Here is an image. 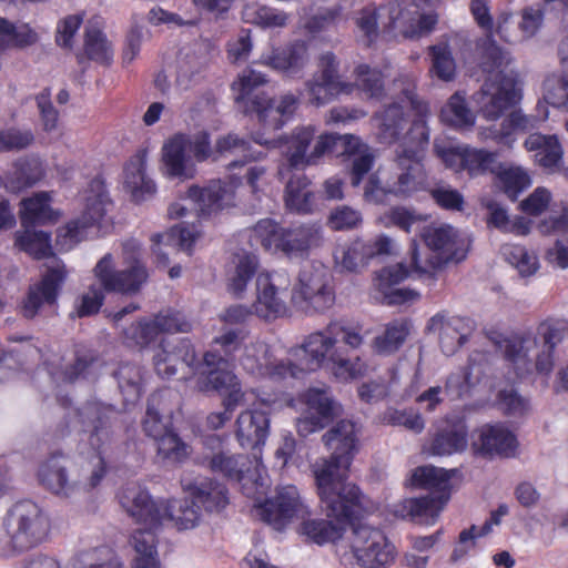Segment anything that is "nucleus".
<instances>
[{
  "instance_id": "nucleus-1",
  "label": "nucleus",
  "mask_w": 568,
  "mask_h": 568,
  "mask_svg": "<svg viewBox=\"0 0 568 568\" xmlns=\"http://www.w3.org/2000/svg\"><path fill=\"white\" fill-rule=\"evenodd\" d=\"M315 133L314 126L306 125L296 128L288 138H281L274 142L260 135L255 136L258 144L284 148L285 161L278 168V175L281 179H287L285 202L287 207L301 213L312 210L314 195L308 187L310 182L306 176L302 172L293 174V170L303 171L305 168L316 164L325 153L341 142L344 145V152L353 156L352 184L357 186L362 178L371 170L374 161L369 148L357 136L324 133L315 138Z\"/></svg>"
},
{
  "instance_id": "nucleus-2",
  "label": "nucleus",
  "mask_w": 568,
  "mask_h": 568,
  "mask_svg": "<svg viewBox=\"0 0 568 568\" xmlns=\"http://www.w3.org/2000/svg\"><path fill=\"white\" fill-rule=\"evenodd\" d=\"M359 427L349 420L337 423L322 440L331 450L329 458H320L311 466L317 495L329 515L337 518L356 514L359 490L346 481V474L359 448Z\"/></svg>"
},
{
  "instance_id": "nucleus-3",
  "label": "nucleus",
  "mask_w": 568,
  "mask_h": 568,
  "mask_svg": "<svg viewBox=\"0 0 568 568\" xmlns=\"http://www.w3.org/2000/svg\"><path fill=\"white\" fill-rule=\"evenodd\" d=\"M367 335L368 331L362 326L329 323L290 351L291 367L296 372V377L301 373L326 367L339 381L362 378L368 373V365L359 356L352 358L349 353L359 349Z\"/></svg>"
},
{
  "instance_id": "nucleus-4",
  "label": "nucleus",
  "mask_w": 568,
  "mask_h": 568,
  "mask_svg": "<svg viewBox=\"0 0 568 568\" xmlns=\"http://www.w3.org/2000/svg\"><path fill=\"white\" fill-rule=\"evenodd\" d=\"M429 139L424 120H416L395 151L387 170L372 175L365 186L367 201L383 202L387 194L407 196L425 187L427 174L423 164V151Z\"/></svg>"
},
{
  "instance_id": "nucleus-5",
  "label": "nucleus",
  "mask_w": 568,
  "mask_h": 568,
  "mask_svg": "<svg viewBox=\"0 0 568 568\" xmlns=\"http://www.w3.org/2000/svg\"><path fill=\"white\" fill-rule=\"evenodd\" d=\"M121 508L139 525L163 527L170 524L176 530H190L199 526L202 513L195 499H154L143 487L130 484L118 494Z\"/></svg>"
},
{
  "instance_id": "nucleus-6",
  "label": "nucleus",
  "mask_w": 568,
  "mask_h": 568,
  "mask_svg": "<svg viewBox=\"0 0 568 568\" xmlns=\"http://www.w3.org/2000/svg\"><path fill=\"white\" fill-rule=\"evenodd\" d=\"M123 270L116 271L113 256L105 254L95 265L93 272L99 285H91L75 302L74 312L79 317L99 312L105 291L132 294L140 290L148 278L144 265L141 263V247L135 240L126 241L122 250Z\"/></svg>"
},
{
  "instance_id": "nucleus-7",
  "label": "nucleus",
  "mask_w": 568,
  "mask_h": 568,
  "mask_svg": "<svg viewBox=\"0 0 568 568\" xmlns=\"http://www.w3.org/2000/svg\"><path fill=\"white\" fill-rule=\"evenodd\" d=\"M510 58L496 44H489L483 54L481 69L487 79L473 100L487 121H496L520 100V82L510 68Z\"/></svg>"
},
{
  "instance_id": "nucleus-8",
  "label": "nucleus",
  "mask_w": 568,
  "mask_h": 568,
  "mask_svg": "<svg viewBox=\"0 0 568 568\" xmlns=\"http://www.w3.org/2000/svg\"><path fill=\"white\" fill-rule=\"evenodd\" d=\"M416 21V12L398 0L389 1L379 7L367 6L355 17L358 34L371 44L381 34L387 38H420L434 30L437 24L435 14L420 16Z\"/></svg>"
},
{
  "instance_id": "nucleus-9",
  "label": "nucleus",
  "mask_w": 568,
  "mask_h": 568,
  "mask_svg": "<svg viewBox=\"0 0 568 568\" xmlns=\"http://www.w3.org/2000/svg\"><path fill=\"white\" fill-rule=\"evenodd\" d=\"M538 333L544 339L541 347H538L531 335L513 336L500 344L506 359L519 377L531 373L532 368L544 375L552 369V349L561 339V328L551 323H542Z\"/></svg>"
},
{
  "instance_id": "nucleus-10",
  "label": "nucleus",
  "mask_w": 568,
  "mask_h": 568,
  "mask_svg": "<svg viewBox=\"0 0 568 568\" xmlns=\"http://www.w3.org/2000/svg\"><path fill=\"white\" fill-rule=\"evenodd\" d=\"M396 556L395 546L381 529L358 521L352 526L349 551L339 554V564L344 568H385Z\"/></svg>"
},
{
  "instance_id": "nucleus-11",
  "label": "nucleus",
  "mask_w": 568,
  "mask_h": 568,
  "mask_svg": "<svg viewBox=\"0 0 568 568\" xmlns=\"http://www.w3.org/2000/svg\"><path fill=\"white\" fill-rule=\"evenodd\" d=\"M426 246L434 253L432 257L422 258L415 239L410 242V260L419 274L432 275L444 263L459 262L466 256L467 242L454 226L449 224H429L422 233Z\"/></svg>"
},
{
  "instance_id": "nucleus-12",
  "label": "nucleus",
  "mask_w": 568,
  "mask_h": 568,
  "mask_svg": "<svg viewBox=\"0 0 568 568\" xmlns=\"http://www.w3.org/2000/svg\"><path fill=\"white\" fill-rule=\"evenodd\" d=\"M253 236L270 252L283 253L288 258H302L321 244V230L316 226L283 229L272 220H261L252 230Z\"/></svg>"
},
{
  "instance_id": "nucleus-13",
  "label": "nucleus",
  "mask_w": 568,
  "mask_h": 568,
  "mask_svg": "<svg viewBox=\"0 0 568 568\" xmlns=\"http://www.w3.org/2000/svg\"><path fill=\"white\" fill-rule=\"evenodd\" d=\"M4 526L12 546L18 550H26L47 539L51 521L47 511L38 504L21 500L9 509Z\"/></svg>"
},
{
  "instance_id": "nucleus-14",
  "label": "nucleus",
  "mask_w": 568,
  "mask_h": 568,
  "mask_svg": "<svg viewBox=\"0 0 568 568\" xmlns=\"http://www.w3.org/2000/svg\"><path fill=\"white\" fill-rule=\"evenodd\" d=\"M292 304L307 314L323 313L335 302V294L327 270L322 264L304 265L294 283Z\"/></svg>"
},
{
  "instance_id": "nucleus-15",
  "label": "nucleus",
  "mask_w": 568,
  "mask_h": 568,
  "mask_svg": "<svg viewBox=\"0 0 568 568\" xmlns=\"http://www.w3.org/2000/svg\"><path fill=\"white\" fill-rule=\"evenodd\" d=\"M298 402L302 408L296 430L303 437L322 430L343 412L328 387H310L298 395Z\"/></svg>"
},
{
  "instance_id": "nucleus-16",
  "label": "nucleus",
  "mask_w": 568,
  "mask_h": 568,
  "mask_svg": "<svg viewBox=\"0 0 568 568\" xmlns=\"http://www.w3.org/2000/svg\"><path fill=\"white\" fill-rule=\"evenodd\" d=\"M291 277L285 271L263 272L256 278L254 314L265 321H274L288 313L286 303Z\"/></svg>"
},
{
  "instance_id": "nucleus-17",
  "label": "nucleus",
  "mask_w": 568,
  "mask_h": 568,
  "mask_svg": "<svg viewBox=\"0 0 568 568\" xmlns=\"http://www.w3.org/2000/svg\"><path fill=\"white\" fill-rule=\"evenodd\" d=\"M113 415L114 410L111 406L100 403L87 404L79 410L81 422L90 432V444L95 449H100V446L109 439L108 428ZM91 466V475L85 483L88 488L98 486L105 474V462L100 450L92 457Z\"/></svg>"
},
{
  "instance_id": "nucleus-18",
  "label": "nucleus",
  "mask_w": 568,
  "mask_h": 568,
  "mask_svg": "<svg viewBox=\"0 0 568 568\" xmlns=\"http://www.w3.org/2000/svg\"><path fill=\"white\" fill-rule=\"evenodd\" d=\"M308 514V507L293 485L278 487L274 497L257 506V515L278 531Z\"/></svg>"
},
{
  "instance_id": "nucleus-19",
  "label": "nucleus",
  "mask_w": 568,
  "mask_h": 568,
  "mask_svg": "<svg viewBox=\"0 0 568 568\" xmlns=\"http://www.w3.org/2000/svg\"><path fill=\"white\" fill-rule=\"evenodd\" d=\"M305 87L310 103L316 106L324 105L341 94L353 92V84L338 77V62L331 52L321 55L318 71Z\"/></svg>"
},
{
  "instance_id": "nucleus-20",
  "label": "nucleus",
  "mask_w": 568,
  "mask_h": 568,
  "mask_svg": "<svg viewBox=\"0 0 568 568\" xmlns=\"http://www.w3.org/2000/svg\"><path fill=\"white\" fill-rule=\"evenodd\" d=\"M240 180H212L206 185H191L186 191L189 199L201 219H211L235 205V189Z\"/></svg>"
},
{
  "instance_id": "nucleus-21",
  "label": "nucleus",
  "mask_w": 568,
  "mask_h": 568,
  "mask_svg": "<svg viewBox=\"0 0 568 568\" xmlns=\"http://www.w3.org/2000/svg\"><path fill=\"white\" fill-rule=\"evenodd\" d=\"M255 462L253 468H243L246 464V458L240 456L235 458L225 453L215 454L211 459V468L214 471H220L226 477L237 480L243 489V493L251 497L256 498L257 495H263L268 487L267 477L264 476L262 464L254 454Z\"/></svg>"
},
{
  "instance_id": "nucleus-22",
  "label": "nucleus",
  "mask_w": 568,
  "mask_h": 568,
  "mask_svg": "<svg viewBox=\"0 0 568 568\" xmlns=\"http://www.w3.org/2000/svg\"><path fill=\"white\" fill-rule=\"evenodd\" d=\"M235 358L244 371L257 377L270 378L274 382L288 376L296 377V372L291 367L292 361L288 358L274 359L267 344L262 341L244 344L241 354Z\"/></svg>"
},
{
  "instance_id": "nucleus-23",
  "label": "nucleus",
  "mask_w": 568,
  "mask_h": 568,
  "mask_svg": "<svg viewBox=\"0 0 568 568\" xmlns=\"http://www.w3.org/2000/svg\"><path fill=\"white\" fill-rule=\"evenodd\" d=\"M204 364L207 368L206 384L202 389H214L223 396V407H236L248 403L247 396L253 392H245L241 387L237 376L224 369L226 359L222 356L207 352L204 355Z\"/></svg>"
},
{
  "instance_id": "nucleus-24",
  "label": "nucleus",
  "mask_w": 568,
  "mask_h": 568,
  "mask_svg": "<svg viewBox=\"0 0 568 568\" xmlns=\"http://www.w3.org/2000/svg\"><path fill=\"white\" fill-rule=\"evenodd\" d=\"M191 323L178 311L166 310L160 312L152 320L131 324L124 331L129 345L146 346L155 341L162 333L189 332Z\"/></svg>"
},
{
  "instance_id": "nucleus-25",
  "label": "nucleus",
  "mask_w": 568,
  "mask_h": 568,
  "mask_svg": "<svg viewBox=\"0 0 568 568\" xmlns=\"http://www.w3.org/2000/svg\"><path fill=\"white\" fill-rule=\"evenodd\" d=\"M161 174L172 181L185 182L195 178L196 163L190 153L187 134L175 133L161 148Z\"/></svg>"
},
{
  "instance_id": "nucleus-26",
  "label": "nucleus",
  "mask_w": 568,
  "mask_h": 568,
  "mask_svg": "<svg viewBox=\"0 0 568 568\" xmlns=\"http://www.w3.org/2000/svg\"><path fill=\"white\" fill-rule=\"evenodd\" d=\"M470 447L475 455L485 458L510 457L517 448V439L500 423L485 424L473 432Z\"/></svg>"
},
{
  "instance_id": "nucleus-27",
  "label": "nucleus",
  "mask_w": 568,
  "mask_h": 568,
  "mask_svg": "<svg viewBox=\"0 0 568 568\" xmlns=\"http://www.w3.org/2000/svg\"><path fill=\"white\" fill-rule=\"evenodd\" d=\"M310 61L308 47L305 41L295 40L280 48L262 52L257 64L270 68L287 78H298Z\"/></svg>"
},
{
  "instance_id": "nucleus-28",
  "label": "nucleus",
  "mask_w": 568,
  "mask_h": 568,
  "mask_svg": "<svg viewBox=\"0 0 568 568\" xmlns=\"http://www.w3.org/2000/svg\"><path fill=\"white\" fill-rule=\"evenodd\" d=\"M67 275L64 263L54 258L48 265L41 281L30 286L28 297L23 304V315L32 318L43 305L54 304Z\"/></svg>"
},
{
  "instance_id": "nucleus-29",
  "label": "nucleus",
  "mask_w": 568,
  "mask_h": 568,
  "mask_svg": "<svg viewBox=\"0 0 568 568\" xmlns=\"http://www.w3.org/2000/svg\"><path fill=\"white\" fill-rule=\"evenodd\" d=\"M427 328L437 335L442 352L449 356L467 341L473 325L468 318L439 313L429 320Z\"/></svg>"
},
{
  "instance_id": "nucleus-30",
  "label": "nucleus",
  "mask_w": 568,
  "mask_h": 568,
  "mask_svg": "<svg viewBox=\"0 0 568 568\" xmlns=\"http://www.w3.org/2000/svg\"><path fill=\"white\" fill-rule=\"evenodd\" d=\"M414 273L419 276L423 275L415 271L413 262L410 267L397 263L381 270L374 278V287L378 293L376 298H381L387 304H399L416 300L418 297L416 292L394 287Z\"/></svg>"
},
{
  "instance_id": "nucleus-31",
  "label": "nucleus",
  "mask_w": 568,
  "mask_h": 568,
  "mask_svg": "<svg viewBox=\"0 0 568 568\" xmlns=\"http://www.w3.org/2000/svg\"><path fill=\"white\" fill-rule=\"evenodd\" d=\"M122 184L130 199L135 203L150 200L156 192L154 181L146 174V153L140 151L132 155L123 168Z\"/></svg>"
},
{
  "instance_id": "nucleus-32",
  "label": "nucleus",
  "mask_w": 568,
  "mask_h": 568,
  "mask_svg": "<svg viewBox=\"0 0 568 568\" xmlns=\"http://www.w3.org/2000/svg\"><path fill=\"white\" fill-rule=\"evenodd\" d=\"M196 362L194 348L187 342L178 346L162 345L154 355V368L162 378H171L179 372L187 378Z\"/></svg>"
},
{
  "instance_id": "nucleus-33",
  "label": "nucleus",
  "mask_w": 568,
  "mask_h": 568,
  "mask_svg": "<svg viewBox=\"0 0 568 568\" xmlns=\"http://www.w3.org/2000/svg\"><path fill=\"white\" fill-rule=\"evenodd\" d=\"M270 434V418L266 413L247 408L235 420V436L243 448L258 449Z\"/></svg>"
},
{
  "instance_id": "nucleus-34",
  "label": "nucleus",
  "mask_w": 568,
  "mask_h": 568,
  "mask_svg": "<svg viewBox=\"0 0 568 568\" xmlns=\"http://www.w3.org/2000/svg\"><path fill=\"white\" fill-rule=\"evenodd\" d=\"M324 510L328 517L336 519L337 523H332L322 518H302V523L297 528V532L304 536L307 540L316 545H325L328 542H335L343 535V527L339 524L343 520H352L361 516L362 513V498L359 497V505L356 514L349 517L337 518L328 514L325 505L322 503Z\"/></svg>"
},
{
  "instance_id": "nucleus-35",
  "label": "nucleus",
  "mask_w": 568,
  "mask_h": 568,
  "mask_svg": "<svg viewBox=\"0 0 568 568\" xmlns=\"http://www.w3.org/2000/svg\"><path fill=\"white\" fill-rule=\"evenodd\" d=\"M255 113L260 123L267 131H276L281 129L286 120L295 112L297 106V98L291 93L283 94L278 100L263 99L253 101Z\"/></svg>"
},
{
  "instance_id": "nucleus-36",
  "label": "nucleus",
  "mask_w": 568,
  "mask_h": 568,
  "mask_svg": "<svg viewBox=\"0 0 568 568\" xmlns=\"http://www.w3.org/2000/svg\"><path fill=\"white\" fill-rule=\"evenodd\" d=\"M404 98L400 103L389 104L381 114L376 116L378 135L382 141L392 143L399 136V131L404 128L405 115L408 109L414 105L413 91L409 88L403 89Z\"/></svg>"
},
{
  "instance_id": "nucleus-37",
  "label": "nucleus",
  "mask_w": 568,
  "mask_h": 568,
  "mask_svg": "<svg viewBox=\"0 0 568 568\" xmlns=\"http://www.w3.org/2000/svg\"><path fill=\"white\" fill-rule=\"evenodd\" d=\"M199 236L200 233L194 227L175 226L165 233H158L152 236V251L161 264L168 265V256L172 251L178 248L190 251Z\"/></svg>"
},
{
  "instance_id": "nucleus-38",
  "label": "nucleus",
  "mask_w": 568,
  "mask_h": 568,
  "mask_svg": "<svg viewBox=\"0 0 568 568\" xmlns=\"http://www.w3.org/2000/svg\"><path fill=\"white\" fill-rule=\"evenodd\" d=\"M528 152H534V161L539 166L555 172L560 168L564 150L557 135L530 134L524 142Z\"/></svg>"
},
{
  "instance_id": "nucleus-39",
  "label": "nucleus",
  "mask_w": 568,
  "mask_h": 568,
  "mask_svg": "<svg viewBox=\"0 0 568 568\" xmlns=\"http://www.w3.org/2000/svg\"><path fill=\"white\" fill-rule=\"evenodd\" d=\"M454 475L455 470H446L432 465L420 466L412 474V485L438 493L439 495L434 497L435 504L443 508L449 498L450 479Z\"/></svg>"
},
{
  "instance_id": "nucleus-40",
  "label": "nucleus",
  "mask_w": 568,
  "mask_h": 568,
  "mask_svg": "<svg viewBox=\"0 0 568 568\" xmlns=\"http://www.w3.org/2000/svg\"><path fill=\"white\" fill-rule=\"evenodd\" d=\"M81 199L83 207L79 220L89 230L101 226L112 206L104 186L100 182H93Z\"/></svg>"
},
{
  "instance_id": "nucleus-41",
  "label": "nucleus",
  "mask_w": 568,
  "mask_h": 568,
  "mask_svg": "<svg viewBox=\"0 0 568 568\" xmlns=\"http://www.w3.org/2000/svg\"><path fill=\"white\" fill-rule=\"evenodd\" d=\"M38 478L47 489L60 496L69 497L78 489L68 476L64 459L59 456H51L40 465Z\"/></svg>"
},
{
  "instance_id": "nucleus-42",
  "label": "nucleus",
  "mask_w": 568,
  "mask_h": 568,
  "mask_svg": "<svg viewBox=\"0 0 568 568\" xmlns=\"http://www.w3.org/2000/svg\"><path fill=\"white\" fill-rule=\"evenodd\" d=\"M19 216L22 226L34 224L54 223L60 217V212L51 206V194L39 192L26 197L20 203Z\"/></svg>"
},
{
  "instance_id": "nucleus-43",
  "label": "nucleus",
  "mask_w": 568,
  "mask_h": 568,
  "mask_svg": "<svg viewBox=\"0 0 568 568\" xmlns=\"http://www.w3.org/2000/svg\"><path fill=\"white\" fill-rule=\"evenodd\" d=\"M258 261L256 255L247 252L235 253L227 267V291L235 297H241L256 272Z\"/></svg>"
},
{
  "instance_id": "nucleus-44",
  "label": "nucleus",
  "mask_w": 568,
  "mask_h": 568,
  "mask_svg": "<svg viewBox=\"0 0 568 568\" xmlns=\"http://www.w3.org/2000/svg\"><path fill=\"white\" fill-rule=\"evenodd\" d=\"M534 128V120L523 114L520 111H514L505 116L499 125L481 128L479 135L483 140H494L507 146L515 142V134L518 131H526Z\"/></svg>"
},
{
  "instance_id": "nucleus-45",
  "label": "nucleus",
  "mask_w": 568,
  "mask_h": 568,
  "mask_svg": "<svg viewBox=\"0 0 568 568\" xmlns=\"http://www.w3.org/2000/svg\"><path fill=\"white\" fill-rule=\"evenodd\" d=\"M442 509L435 504L434 496L406 498L392 506L395 517L418 520L426 525L434 524Z\"/></svg>"
},
{
  "instance_id": "nucleus-46",
  "label": "nucleus",
  "mask_w": 568,
  "mask_h": 568,
  "mask_svg": "<svg viewBox=\"0 0 568 568\" xmlns=\"http://www.w3.org/2000/svg\"><path fill=\"white\" fill-rule=\"evenodd\" d=\"M485 377V366L470 359L468 365L453 372L446 379L445 389L453 398H460L479 385Z\"/></svg>"
},
{
  "instance_id": "nucleus-47",
  "label": "nucleus",
  "mask_w": 568,
  "mask_h": 568,
  "mask_svg": "<svg viewBox=\"0 0 568 568\" xmlns=\"http://www.w3.org/2000/svg\"><path fill=\"white\" fill-rule=\"evenodd\" d=\"M467 446V430L460 426L437 433L423 452L428 456H450L463 453Z\"/></svg>"
},
{
  "instance_id": "nucleus-48",
  "label": "nucleus",
  "mask_w": 568,
  "mask_h": 568,
  "mask_svg": "<svg viewBox=\"0 0 568 568\" xmlns=\"http://www.w3.org/2000/svg\"><path fill=\"white\" fill-rule=\"evenodd\" d=\"M428 220V215L404 206H397L386 211L377 221L384 227L397 226L408 234L419 233L422 235L429 223Z\"/></svg>"
},
{
  "instance_id": "nucleus-49",
  "label": "nucleus",
  "mask_w": 568,
  "mask_h": 568,
  "mask_svg": "<svg viewBox=\"0 0 568 568\" xmlns=\"http://www.w3.org/2000/svg\"><path fill=\"white\" fill-rule=\"evenodd\" d=\"M495 175L497 185L513 201L532 183L529 171L520 165L500 163Z\"/></svg>"
},
{
  "instance_id": "nucleus-50",
  "label": "nucleus",
  "mask_w": 568,
  "mask_h": 568,
  "mask_svg": "<svg viewBox=\"0 0 568 568\" xmlns=\"http://www.w3.org/2000/svg\"><path fill=\"white\" fill-rule=\"evenodd\" d=\"M205 58L193 50H182L175 61V85L181 91L191 89L200 79Z\"/></svg>"
},
{
  "instance_id": "nucleus-51",
  "label": "nucleus",
  "mask_w": 568,
  "mask_h": 568,
  "mask_svg": "<svg viewBox=\"0 0 568 568\" xmlns=\"http://www.w3.org/2000/svg\"><path fill=\"white\" fill-rule=\"evenodd\" d=\"M38 41V33L27 23H14L0 17V52L23 49Z\"/></svg>"
},
{
  "instance_id": "nucleus-52",
  "label": "nucleus",
  "mask_w": 568,
  "mask_h": 568,
  "mask_svg": "<svg viewBox=\"0 0 568 568\" xmlns=\"http://www.w3.org/2000/svg\"><path fill=\"white\" fill-rule=\"evenodd\" d=\"M23 227V230L14 233V246L37 260L51 256L50 234L44 231L30 229V226Z\"/></svg>"
},
{
  "instance_id": "nucleus-53",
  "label": "nucleus",
  "mask_w": 568,
  "mask_h": 568,
  "mask_svg": "<svg viewBox=\"0 0 568 568\" xmlns=\"http://www.w3.org/2000/svg\"><path fill=\"white\" fill-rule=\"evenodd\" d=\"M470 11L478 26L488 33V38H490L494 33H497L505 41H513V37L507 29V24L511 19L510 13H501L498 17L496 28H494V23L489 13L488 3L486 0H471ZM489 44L495 43L490 39H487V44L484 49V52L486 51Z\"/></svg>"
},
{
  "instance_id": "nucleus-54",
  "label": "nucleus",
  "mask_w": 568,
  "mask_h": 568,
  "mask_svg": "<svg viewBox=\"0 0 568 568\" xmlns=\"http://www.w3.org/2000/svg\"><path fill=\"white\" fill-rule=\"evenodd\" d=\"M189 495L207 511L220 510L227 504L224 486L211 479H201L187 487Z\"/></svg>"
},
{
  "instance_id": "nucleus-55",
  "label": "nucleus",
  "mask_w": 568,
  "mask_h": 568,
  "mask_svg": "<svg viewBox=\"0 0 568 568\" xmlns=\"http://www.w3.org/2000/svg\"><path fill=\"white\" fill-rule=\"evenodd\" d=\"M267 83V77L253 69H245L233 83V90L236 92V101L244 103L247 111L255 112L253 101L266 99L264 95H253V91Z\"/></svg>"
},
{
  "instance_id": "nucleus-56",
  "label": "nucleus",
  "mask_w": 568,
  "mask_h": 568,
  "mask_svg": "<svg viewBox=\"0 0 568 568\" xmlns=\"http://www.w3.org/2000/svg\"><path fill=\"white\" fill-rule=\"evenodd\" d=\"M483 205L488 210V224L505 233L527 235L530 232V222L524 216L510 219L507 211L498 203L487 200Z\"/></svg>"
},
{
  "instance_id": "nucleus-57",
  "label": "nucleus",
  "mask_w": 568,
  "mask_h": 568,
  "mask_svg": "<svg viewBox=\"0 0 568 568\" xmlns=\"http://www.w3.org/2000/svg\"><path fill=\"white\" fill-rule=\"evenodd\" d=\"M83 51L90 60L99 63H109L113 57L111 42L102 29L91 22L85 28Z\"/></svg>"
},
{
  "instance_id": "nucleus-58",
  "label": "nucleus",
  "mask_w": 568,
  "mask_h": 568,
  "mask_svg": "<svg viewBox=\"0 0 568 568\" xmlns=\"http://www.w3.org/2000/svg\"><path fill=\"white\" fill-rule=\"evenodd\" d=\"M243 17L246 22L263 29L284 28L290 21V16L285 11L255 3L244 7Z\"/></svg>"
},
{
  "instance_id": "nucleus-59",
  "label": "nucleus",
  "mask_w": 568,
  "mask_h": 568,
  "mask_svg": "<svg viewBox=\"0 0 568 568\" xmlns=\"http://www.w3.org/2000/svg\"><path fill=\"white\" fill-rule=\"evenodd\" d=\"M368 244L362 240H355L337 246L334 253L335 262L347 271H357L365 267L372 260Z\"/></svg>"
},
{
  "instance_id": "nucleus-60",
  "label": "nucleus",
  "mask_w": 568,
  "mask_h": 568,
  "mask_svg": "<svg viewBox=\"0 0 568 568\" xmlns=\"http://www.w3.org/2000/svg\"><path fill=\"white\" fill-rule=\"evenodd\" d=\"M408 334L409 325L406 321H394L374 338L372 347L379 355L393 354L404 344Z\"/></svg>"
},
{
  "instance_id": "nucleus-61",
  "label": "nucleus",
  "mask_w": 568,
  "mask_h": 568,
  "mask_svg": "<svg viewBox=\"0 0 568 568\" xmlns=\"http://www.w3.org/2000/svg\"><path fill=\"white\" fill-rule=\"evenodd\" d=\"M442 120L457 129H469L475 124V114L468 108L465 95L456 92L443 106Z\"/></svg>"
},
{
  "instance_id": "nucleus-62",
  "label": "nucleus",
  "mask_w": 568,
  "mask_h": 568,
  "mask_svg": "<svg viewBox=\"0 0 568 568\" xmlns=\"http://www.w3.org/2000/svg\"><path fill=\"white\" fill-rule=\"evenodd\" d=\"M215 152L223 154L241 155L244 160H236L229 164L230 169L240 168L256 161L261 158V153L253 152L248 143L240 139L236 134H227L217 139L215 143Z\"/></svg>"
},
{
  "instance_id": "nucleus-63",
  "label": "nucleus",
  "mask_w": 568,
  "mask_h": 568,
  "mask_svg": "<svg viewBox=\"0 0 568 568\" xmlns=\"http://www.w3.org/2000/svg\"><path fill=\"white\" fill-rule=\"evenodd\" d=\"M464 169L471 176L485 174L486 172L496 173L500 163L497 161L498 154L484 149H475L465 145Z\"/></svg>"
},
{
  "instance_id": "nucleus-64",
  "label": "nucleus",
  "mask_w": 568,
  "mask_h": 568,
  "mask_svg": "<svg viewBox=\"0 0 568 568\" xmlns=\"http://www.w3.org/2000/svg\"><path fill=\"white\" fill-rule=\"evenodd\" d=\"M505 260L514 266L521 276L535 274L539 267L537 256L524 246L506 244L501 248Z\"/></svg>"
}]
</instances>
